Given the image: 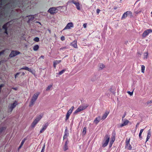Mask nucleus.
I'll list each match as a JSON object with an SVG mask.
<instances>
[{
	"label": "nucleus",
	"mask_w": 152,
	"mask_h": 152,
	"mask_svg": "<svg viewBox=\"0 0 152 152\" xmlns=\"http://www.w3.org/2000/svg\"><path fill=\"white\" fill-rule=\"evenodd\" d=\"M115 140V137H113L111 138V140L109 143V147H111L113 143Z\"/></svg>",
	"instance_id": "a211bd4d"
},
{
	"label": "nucleus",
	"mask_w": 152,
	"mask_h": 152,
	"mask_svg": "<svg viewBox=\"0 0 152 152\" xmlns=\"http://www.w3.org/2000/svg\"><path fill=\"white\" fill-rule=\"evenodd\" d=\"M4 86V85L3 84L0 85V92L1 91V88Z\"/></svg>",
	"instance_id": "c03bdc74"
},
{
	"label": "nucleus",
	"mask_w": 152,
	"mask_h": 152,
	"mask_svg": "<svg viewBox=\"0 0 152 152\" xmlns=\"http://www.w3.org/2000/svg\"><path fill=\"white\" fill-rule=\"evenodd\" d=\"M145 69V66L144 65H142L141 66V71L143 73H144Z\"/></svg>",
	"instance_id": "7c9ffc66"
},
{
	"label": "nucleus",
	"mask_w": 152,
	"mask_h": 152,
	"mask_svg": "<svg viewBox=\"0 0 152 152\" xmlns=\"http://www.w3.org/2000/svg\"><path fill=\"white\" fill-rule=\"evenodd\" d=\"M70 2L74 4L76 6V8L78 10H80V4L78 1H75L74 0H71Z\"/></svg>",
	"instance_id": "0eeeda50"
},
{
	"label": "nucleus",
	"mask_w": 152,
	"mask_h": 152,
	"mask_svg": "<svg viewBox=\"0 0 152 152\" xmlns=\"http://www.w3.org/2000/svg\"><path fill=\"white\" fill-rule=\"evenodd\" d=\"M20 69H23L28 70V71L32 73V71L31 69H30L27 67L25 66L23 67Z\"/></svg>",
	"instance_id": "5701e85b"
},
{
	"label": "nucleus",
	"mask_w": 152,
	"mask_h": 152,
	"mask_svg": "<svg viewBox=\"0 0 152 152\" xmlns=\"http://www.w3.org/2000/svg\"><path fill=\"white\" fill-rule=\"evenodd\" d=\"M151 136V133L150 129L148 131V134L147 135V137H148L150 138Z\"/></svg>",
	"instance_id": "2f4dec72"
},
{
	"label": "nucleus",
	"mask_w": 152,
	"mask_h": 152,
	"mask_svg": "<svg viewBox=\"0 0 152 152\" xmlns=\"http://www.w3.org/2000/svg\"><path fill=\"white\" fill-rule=\"evenodd\" d=\"M45 151V145L43 146V147L42 148V149L41 151V152H44Z\"/></svg>",
	"instance_id": "49530a36"
},
{
	"label": "nucleus",
	"mask_w": 152,
	"mask_h": 152,
	"mask_svg": "<svg viewBox=\"0 0 152 152\" xmlns=\"http://www.w3.org/2000/svg\"><path fill=\"white\" fill-rule=\"evenodd\" d=\"M130 140V138H126L125 142V148L128 150H131L132 149V147L129 143Z\"/></svg>",
	"instance_id": "39448f33"
},
{
	"label": "nucleus",
	"mask_w": 152,
	"mask_h": 152,
	"mask_svg": "<svg viewBox=\"0 0 152 152\" xmlns=\"http://www.w3.org/2000/svg\"><path fill=\"white\" fill-rule=\"evenodd\" d=\"M20 73L18 72L17 73L15 76V79H16L18 77V76L20 75Z\"/></svg>",
	"instance_id": "4c0bfd02"
},
{
	"label": "nucleus",
	"mask_w": 152,
	"mask_h": 152,
	"mask_svg": "<svg viewBox=\"0 0 152 152\" xmlns=\"http://www.w3.org/2000/svg\"><path fill=\"white\" fill-rule=\"evenodd\" d=\"M61 60H55L53 61V66L54 67V68H56V65L61 63Z\"/></svg>",
	"instance_id": "6ab92c4d"
},
{
	"label": "nucleus",
	"mask_w": 152,
	"mask_h": 152,
	"mask_svg": "<svg viewBox=\"0 0 152 152\" xmlns=\"http://www.w3.org/2000/svg\"><path fill=\"white\" fill-rule=\"evenodd\" d=\"M20 53L16 50H12L9 55V57L10 58L13 57L16 55Z\"/></svg>",
	"instance_id": "9d476101"
},
{
	"label": "nucleus",
	"mask_w": 152,
	"mask_h": 152,
	"mask_svg": "<svg viewBox=\"0 0 152 152\" xmlns=\"http://www.w3.org/2000/svg\"><path fill=\"white\" fill-rule=\"evenodd\" d=\"M152 32V30L151 29H148L144 31L142 34V36L143 37H146L149 33Z\"/></svg>",
	"instance_id": "9b49d317"
},
{
	"label": "nucleus",
	"mask_w": 152,
	"mask_h": 152,
	"mask_svg": "<svg viewBox=\"0 0 152 152\" xmlns=\"http://www.w3.org/2000/svg\"><path fill=\"white\" fill-rule=\"evenodd\" d=\"M100 10L99 9H98L96 10V12H97V14L98 15L99 14V13L100 12Z\"/></svg>",
	"instance_id": "a18cd8bd"
},
{
	"label": "nucleus",
	"mask_w": 152,
	"mask_h": 152,
	"mask_svg": "<svg viewBox=\"0 0 152 152\" xmlns=\"http://www.w3.org/2000/svg\"><path fill=\"white\" fill-rule=\"evenodd\" d=\"M105 67V65L102 64H99V68L100 69H102Z\"/></svg>",
	"instance_id": "cd10ccee"
},
{
	"label": "nucleus",
	"mask_w": 152,
	"mask_h": 152,
	"mask_svg": "<svg viewBox=\"0 0 152 152\" xmlns=\"http://www.w3.org/2000/svg\"><path fill=\"white\" fill-rule=\"evenodd\" d=\"M65 37L64 36H62L61 38V41H63L65 40Z\"/></svg>",
	"instance_id": "79ce46f5"
},
{
	"label": "nucleus",
	"mask_w": 152,
	"mask_h": 152,
	"mask_svg": "<svg viewBox=\"0 0 152 152\" xmlns=\"http://www.w3.org/2000/svg\"><path fill=\"white\" fill-rule=\"evenodd\" d=\"M143 130H144L143 129H141L140 130V133L139 134V138H142V137H141V135H142V132L143 131Z\"/></svg>",
	"instance_id": "c85d7f7f"
},
{
	"label": "nucleus",
	"mask_w": 152,
	"mask_h": 152,
	"mask_svg": "<svg viewBox=\"0 0 152 152\" xmlns=\"http://www.w3.org/2000/svg\"><path fill=\"white\" fill-rule=\"evenodd\" d=\"M25 75V73L24 72H23L22 73V75Z\"/></svg>",
	"instance_id": "bf43d9fd"
},
{
	"label": "nucleus",
	"mask_w": 152,
	"mask_h": 152,
	"mask_svg": "<svg viewBox=\"0 0 152 152\" xmlns=\"http://www.w3.org/2000/svg\"><path fill=\"white\" fill-rule=\"evenodd\" d=\"M22 147V146L20 145L18 147V149H20Z\"/></svg>",
	"instance_id": "4d7b16f0"
},
{
	"label": "nucleus",
	"mask_w": 152,
	"mask_h": 152,
	"mask_svg": "<svg viewBox=\"0 0 152 152\" xmlns=\"http://www.w3.org/2000/svg\"><path fill=\"white\" fill-rule=\"evenodd\" d=\"M58 10L55 7H50L48 10V12L51 15L56 14L58 12Z\"/></svg>",
	"instance_id": "423d86ee"
},
{
	"label": "nucleus",
	"mask_w": 152,
	"mask_h": 152,
	"mask_svg": "<svg viewBox=\"0 0 152 152\" xmlns=\"http://www.w3.org/2000/svg\"><path fill=\"white\" fill-rule=\"evenodd\" d=\"M88 106V105L86 104L85 106H83L82 105L80 106L74 112V114H77L78 112L82 111L86 109Z\"/></svg>",
	"instance_id": "20e7f679"
},
{
	"label": "nucleus",
	"mask_w": 152,
	"mask_h": 152,
	"mask_svg": "<svg viewBox=\"0 0 152 152\" xmlns=\"http://www.w3.org/2000/svg\"><path fill=\"white\" fill-rule=\"evenodd\" d=\"M109 113V112L106 111L105 113L103 114V115L102 116V118L101 119L103 120H104V119H105L107 117Z\"/></svg>",
	"instance_id": "412c9836"
},
{
	"label": "nucleus",
	"mask_w": 152,
	"mask_h": 152,
	"mask_svg": "<svg viewBox=\"0 0 152 152\" xmlns=\"http://www.w3.org/2000/svg\"><path fill=\"white\" fill-rule=\"evenodd\" d=\"M149 138H149L148 137H147L146 142H147L148 140L149 139Z\"/></svg>",
	"instance_id": "5fc2aeb1"
},
{
	"label": "nucleus",
	"mask_w": 152,
	"mask_h": 152,
	"mask_svg": "<svg viewBox=\"0 0 152 152\" xmlns=\"http://www.w3.org/2000/svg\"><path fill=\"white\" fill-rule=\"evenodd\" d=\"M26 140V139H25H25H23V140H22V142H21V144H20V145H21V146H22L23 145V144L25 142V141Z\"/></svg>",
	"instance_id": "e433bc0d"
},
{
	"label": "nucleus",
	"mask_w": 152,
	"mask_h": 152,
	"mask_svg": "<svg viewBox=\"0 0 152 152\" xmlns=\"http://www.w3.org/2000/svg\"><path fill=\"white\" fill-rule=\"evenodd\" d=\"M39 94V93L37 92L36 93L34 94L33 95L31 102L29 104V106H32L34 104L35 102L37 99L38 97Z\"/></svg>",
	"instance_id": "f03ea898"
},
{
	"label": "nucleus",
	"mask_w": 152,
	"mask_h": 152,
	"mask_svg": "<svg viewBox=\"0 0 152 152\" xmlns=\"http://www.w3.org/2000/svg\"><path fill=\"white\" fill-rule=\"evenodd\" d=\"M77 41L74 40L70 44L71 46H72L73 47L75 48H77Z\"/></svg>",
	"instance_id": "f3484780"
},
{
	"label": "nucleus",
	"mask_w": 152,
	"mask_h": 152,
	"mask_svg": "<svg viewBox=\"0 0 152 152\" xmlns=\"http://www.w3.org/2000/svg\"><path fill=\"white\" fill-rule=\"evenodd\" d=\"M101 119V116H98V117H96L95 118V119L94 121V122L97 125Z\"/></svg>",
	"instance_id": "dca6fc26"
},
{
	"label": "nucleus",
	"mask_w": 152,
	"mask_h": 152,
	"mask_svg": "<svg viewBox=\"0 0 152 152\" xmlns=\"http://www.w3.org/2000/svg\"><path fill=\"white\" fill-rule=\"evenodd\" d=\"M48 125V123H46L44 125H43L42 129L40 131V134L42 133V132L46 129Z\"/></svg>",
	"instance_id": "2eb2a0df"
},
{
	"label": "nucleus",
	"mask_w": 152,
	"mask_h": 152,
	"mask_svg": "<svg viewBox=\"0 0 152 152\" xmlns=\"http://www.w3.org/2000/svg\"><path fill=\"white\" fill-rule=\"evenodd\" d=\"M44 58V56H41L39 58Z\"/></svg>",
	"instance_id": "864d4df0"
},
{
	"label": "nucleus",
	"mask_w": 152,
	"mask_h": 152,
	"mask_svg": "<svg viewBox=\"0 0 152 152\" xmlns=\"http://www.w3.org/2000/svg\"><path fill=\"white\" fill-rule=\"evenodd\" d=\"M69 134L68 133V131L66 129L65 131L63 137L64 139L67 138V137L69 135Z\"/></svg>",
	"instance_id": "aec40b11"
},
{
	"label": "nucleus",
	"mask_w": 152,
	"mask_h": 152,
	"mask_svg": "<svg viewBox=\"0 0 152 152\" xmlns=\"http://www.w3.org/2000/svg\"><path fill=\"white\" fill-rule=\"evenodd\" d=\"M110 139V136L108 135H106L103 140L102 143V147H105L107 146Z\"/></svg>",
	"instance_id": "f257e3e1"
},
{
	"label": "nucleus",
	"mask_w": 152,
	"mask_h": 152,
	"mask_svg": "<svg viewBox=\"0 0 152 152\" xmlns=\"http://www.w3.org/2000/svg\"><path fill=\"white\" fill-rule=\"evenodd\" d=\"M66 47H63V48H60V50H63V49H66Z\"/></svg>",
	"instance_id": "603ef678"
},
{
	"label": "nucleus",
	"mask_w": 152,
	"mask_h": 152,
	"mask_svg": "<svg viewBox=\"0 0 152 152\" xmlns=\"http://www.w3.org/2000/svg\"><path fill=\"white\" fill-rule=\"evenodd\" d=\"M123 123L121 124L120 127H122L127 125L129 122V121L127 119H123V121L122 120Z\"/></svg>",
	"instance_id": "ddd939ff"
},
{
	"label": "nucleus",
	"mask_w": 152,
	"mask_h": 152,
	"mask_svg": "<svg viewBox=\"0 0 152 152\" xmlns=\"http://www.w3.org/2000/svg\"><path fill=\"white\" fill-rule=\"evenodd\" d=\"M126 115V112H125L124 114V115H123L122 117V120L123 121V119H124V118H125V117Z\"/></svg>",
	"instance_id": "ea45409f"
},
{
	"label": "nucleus",
	"mask_w": 152,
	"mask_h": 152,
	"mask_svg": "<svg viewBox=\"0 0 152 152\" xmlns=\"http://www.w3.org/2000/svg\"><path fill=\"white\" fill-rule=\"evenodd\" d=\"M137 54L138 56L140 57L142 54V52L140 53L139 52H137Z\"/></svg>",
	"instance_id": "a19ab883"
},
{
	"label": "nucleus",
	"mask_w": 152,
	"mask_h": 152,
	"mask_svg": "<svg viewBox=\"0 0 152 152\" xmlns=\"http://www.w3.org/2000/svg\"><path fill=\"white\" fill-rule=\"evenodd\" d=\"M5 51V50H3L2 51L0 52V54L1 55H3L4 54V52Z\"/></svg>",
	"instance_id": "37998d69"
},
{
	"label": "nucleus",
	"mask_w": 152,
	"mask_h": 152,
	"mask_svg": "<svg viewBox=\"0 0 152 152\" xmlns=\"http://www.w3.org/2000/svg\"><path fill=\"white\" fill-rule=\"evenodd\" d=\"M6 128L5 127H2L0 128V134H1L4 130H5Z\"/></svg>",
	"instance_id": "72a5a7b5"
},
{
	"label": "nucleus",
	"mask_w": 152,
	"mask_h": 152,
	"mask_svg": "<svg viewBox=\"0 0 152 152\" xmlns=\"http://www.w3.org/2000/svg\"><path fill=\"white\" fill-rule=\"evenodd\" d=\"M138 124H137V126H137V125H138Z\"/></svg>",
	"instance_id": "680f3d73"
},
{
	"label": "nucleus",
	"mask_w": 152,
	"mask_h": 152,
	"mask_svg": "<svg viewBox=\"0 0 152 152\" xmlns=\"http://www.w3.org/2000/svg\"><path fill=\"white\" fill-rule=\"evenodd\" d=\"M52 86L51 85H49V86L47 88V89H46V90L47 91H48L50 89V88L52 87Z\"/></svg>",
	"instance_id": "58836bf2"
},
{
	"label": "nucleus",
	"mask_w": 152,
	"mask_h": 152,
	"mask_svg": "<svg viewBox=\"0 0 152 152\" xmlns=\"http://www.w3.org/2000/svg\"><path fill=\"white\" fill-rule=\"evenodd\" d=\"M73 27V23L72 22L69 23L67 24L63 30H64L66 29H70L71 27Z\"/></svg>",
	"instance_id": "4468645a"
},
{
	"label": "nucleus",
	"mask_w": 152,
	"mask_h": 152,
	"mask_svg": "<svg viewBox=\"0 0 152 152\" xmlns=\"http://www.w3.org/2000/svg\"><path fill=\"white\" fill-rule=\"evenodd\" d=\"M148 56V52L145 53H144V59H147Z\"/></svg>",
	"instance_id": "c756f323"
},
{
	"label": "nucleus",
	"mask_w": 152,
	"mask_h": 152,
	"mask_svg": "<svg viewBox=\"0 0 152 152\" xmlns=\"http://www.w3.org/2000/svg\"><path fill=\"white\" fill-rule=\"evenodd\" d=\"M142 10V8H139L137 9V8H136L135 10L134 13L136 14H138L139 13H140Z\"/></svg>",
	"instance_id": "4be33fe9"
},
{
	"label": "nucleus",
	"mask_w": 152,
	"mask_h": 152,
	"mask_svg": "<svg viewBox=\"0 0 152 152\" xmlns=\"http://www.w3.org/2000/svg\"><path fill=\"white\" fill-rule=\"evenodd\" d=\"M152 103V100H150V101H148L147 102V104H151Z\"/></svg>",
	"instance_id": "09e8293b"
},
{
	"label": "nucleus",
	"mask_w": 152,
	"mask_h": 152,
	"mask_svg": "<svg viewBox=\"0 0 152 152\" xmlns=\"http://www.w3.org/2000/svg\"><path fill=\"white\" fill-rule=\"evenodd\" d=\"M17 105V102L16 101H15L13 103L11 104L10 106H9V110L8 111L11 112L13 109Z\"/></svg>",
	"instance_id": "1a4fd4ad"
},
{
	"label": "nucleus",
	"mask_w": 152,
	"mask_h": 152,
	"mask_svg": "<svg viewBox=\"0 0 152 152\" xmlns=\"http://www.w3.org/2000/svg\"><path fill=\"white\" fill-rule=\"evenodd\" d=\"M74 106H72L71 108L67 112L66 116V119L65 120L67 121L68 119L69 118V117L70 115L72 113V111L74 109Z\"/></svg>",
	"instance_id": "6e6552de"
},
{
	"label": "nucleus",
	"mask_w": 152,
	"mask_h": 152,
	"mask_svg": "<svg viewBox=\"0 0 152 152\" xmlns=\"http://www.w3.org/2000/svg\"><path fill=\"white\" fill-rule=\"evenodd\" d=\"M117 7H114V9L115 10L117 9Z\"/></svg>",
	"instance_id": "13d9d810"
},
{
	"label": "nucleus",
	"mask_w": 152,
	"mask_h": 152,
	"mask_svg": "<svg viewBox=\"0 0 152 152\" xmlns=\"http://www.w3.org/2000/svg\"><path fill=\"white\" fill-rule=\"evenodd\" d=\"M43 114H41L39 115L35 119L34 121L33 122L31 125V126L32 127H34L35 125L37 124L38 122L40 120L41 118H42Z\"/></svg>",
	"instance_id": "7ed1b4c3"
},
{
	"label": "nucleus",
	"mask_w": 152,
	"mask_h": 152,
	"mask_svg": "<svg viewBox=\"0 0 152 152\" xmlns=\"http://www.w3.org/2000/svg\"><path fill=\"white\" fill-rule=\"evenodd\" d=\"M34 40L36 42H38L39 41V38L36 37L34 39Z\"/></svg>",
	"instance_id": "f704fd0d"
},
{
	"label": "nucleus",
	"mask_w": 152,
	"mask_h": 152,
	"mask_svg": "<svg viewBox=\"0 0 152 152\" xmlns=\"http://www.w3.org/2000/svg\"><path fill=\"white\" fill-rule=\"evenodd\" d=\"M48 30L49 32V33H50V34H51V31L50 30V29H48Z\"/></svg>",
	"instance_id": "6e6d98bb"
},
{
	"label": "nucleus",
	"mask_w": 152,
	"mask_h": 152,
	"mask_svg": "<svg viewBox=\"0 0 152 152\" xmlns=\"http://www.w3.org/2000/svg\"><path fill=\"white\" fill-rule=\"evenodd\" d=\"M39 48V46L38 45H35L33 47V50L34 51L37 50Z\"/></svg>",
	"instance_id": "bb28decb"
},
{
	"label": "nucleus",
	"mask_w": 152,
	"mask_h": 152,
	"mask_svg": "<svg viewBox=\"0 0 152 152\" xmlns=\"http://www.w3.org/2000/svg\"><path fill=\"white\" fill-rule=\"evenodd\" d=\"M14 89H15V90H16L15 88H14Z\"/></svg>",
	"instance_id": "052dcab7"
},
{
	"label": "nucleus",
	"mask_w": 152,
	"mask_h": 152,
	"mask_svg": "<svg viewBox=\"0 0 152 152\" xmlns=\"http://www.w3.org/2000/svg\"><path fill=\"white\" fill-rule=\"evenodd\" d=\"M8 22L6 23L3 25L2 26L3 29H4V30L7 29V25H8Z\"/></svg>",
	"instance_id": "a878e982"
},
{
	"label": "nucleus",
	"mask_w": 152,
	"mask_h": 152,
	"mask_svg": "<svg viewBox=\"0 0 152 152\" xmlns=\"http://www.w3.org/2000/svg\"><path fill=\"white\" fill-rule=\"evenodd\" d=\"M87 23H85L83 24V26L84 28H86V27Z\"/></svg>",
	"instance_id": "8fccbe9b"
},
{
	"label": "nucleus",
	"mask_w": 152,
	"mask_h": 152,
	"mask_svg": "<svg viewBox=\"0 0 152 152\" xmlns=\"http://www.w3.org/2000/svg\"><path fill=\"white\" fill-rule=\"evenodd\" d=\"M130 15L131 16L132 15V12L131 11H127L125 12L123 15L121 19H123L127 17V15Z\"/></svg>",
	"instance_id": "f8f14e48"
},
{
	"label": "nucleus",
	"mask_w": 152,
	"mask_h": 152,
	"mask_svg": "<svg viewBox=\"0 0 152 152\" xmlns=\"http://www.w3.org/2000/svg\"><path fill=\"white\" fill-rule=\"evenodd\" d=\"M86 127H85L83 128V134L85 135L86 133Z\"/></svg>",
	"instance_id": "c9c22d12"
},
{
	"label": "nucleus",
	"mask_w": 152,
	"mask_h": 152,
	"mask_svg": "<svg viewBox=\"0 0 152 152\" xmlns=\"http://www.w3.org/2000/svg\"><path fill=\"white\" fill-rule=\"evenodd\" d=\"M127 93L129 94L130 95H132L133 94V92H131L129 91H128L127 92Z\"/></svg>",
	"instance_id": "de8ad7c7"
},
{
	"label": "nucleus",
	"mask_w": 152,
	"mask_h": 152,
	"mask_svg": "<svg viewBox=\"0 0 152 152\" xmlns=\"http://www.w3.org/2000/svg\"><path fill=\"white\" fill-rule=\"evenodd\" d=\"M4 33L6 34L7 35L8 34L7 29L5 30Z\"/></svg>",
	"instance_id": "3c124183"
},
{
	"label": "nucleus",
	"mask_w": 152,
	"mask_h": 152,
	"mask_svg": "<svg viewBox=\"0 0 152 152\" xmlns=\"http://www.w3.org/2000/svg\"><path fill=\"white\" fill-rule=\"evenodd\" d=\"M1 55V54H0V56Z\"/></svg>",
	"instance_id": "0e129e2a"
},
{
	"label": "nucleus",
	"mask_w": 152,
	"mask_h": 152,
	"mask_svg": "<svg viewBox=\"0 0 152 152\" xmlns=\"http://www.w3.org/2000/svg\"><path fill=\"white\" fill-rule=\"evenodd\" d=\"M29 20L28 21V22H30L31 20L32 21L34 20V17L33 16H28Z\"/></svg>",
	"instance_id": "393cba45"
},
{
	"label": "nucleus",
	"mask_w": 152,
	"mask_h": 152,
	"mask_svg": "<svg viewBox=\"0 0 152 152\" xmlns=\"http://www.w3.org/2000/svg\"><path fill=\"white\" fill-rule=\"evenodd\" d=\"M68 141L67 140L65 142V144L64 146V151H66L68 149Z\"/></svg>",
	"instance_id": "b1692460"
},
{
	"label": "nucleus",
	"mask_w": 152,
	"mask_h": 152,
	"mask_svg": "<svg viewBox=\"0 0 152 152\" xmlns=\"http://www.w3.org/2000/svg\"><path fill=\"white\" fill-rule=\"evenodd\" d=\"M66 70L65 69H63L61 71L58 73V74L59 75H61L62 74H63L64 72L66 71Z\"/></svg>",
	"instance_id": "473e14b6"
},
{
	"label": "nucleus",
	"mask_w": 152,
	"mask_h": 152,
	"mask_svg": "<svg viewBox=\"0 0 152 152\" xmlns=\"http://www.w3.org/2000/svg\"><path fill=\"white\" fill-rule=\"evenodd\" d=\"M152 12H151V14H152Z\"/></svg>",
	"instance_id": "e2e57ef3"
}]
</instances>
